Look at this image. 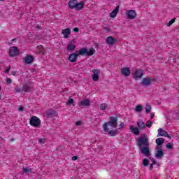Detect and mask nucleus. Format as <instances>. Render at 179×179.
Here are the masks:
<instances>
[{"instance_id": "f257e3e1", "label": "nucleus", "mask_w": 179, "mask_h": 179, "mask_svg": "<svg viewBox=\"0 0 179 179\" xmlns=\"http://www.w3.org/2000/svg\"><path fill=\"white\" fill-rule=\"evenodd\" d=\"M137 145L143 156H145V157H150V156H152V154L150 153V148H149V139L148 137H138L137 139Z\"/></svg>"}, {"instance_id": "f03ea898", "label": "nucleus", "mask_w": 179, "mask_h": 179, "mask_svg": "<svg viewBox=\"0 0 179 179\" xmlns=\"http://www.w3.org/2000/svg\"><path fill=\"white\" fill-rule=\"evenodd\" d=\"M109 122H105L104 124L103 125V131H105V132H107L108 135H110V136H115L117 134H118V130H117V129L114 130H110V129H108V127L109 125V127H111L112 128H117V125H118V117L110 116L109 117Z\"/></svg>"}, {"instance_id": "7ed1b4c3", "label": "nucleus", "mask_w": 179, "mask_h": 179, "mask_svg": "<svg viewBox=\"0 0 179 179\" xmlns=\"http://www.w3.org/2000/svg\"><path fill=\"white\" fill-rule=\"evenodd\" d=\"M29 124L31 125V127H34L35 128H38V127H40L41 124V120H39L38 117L36 116H33L31 117L29 120Z\"/></svg>"}, {"instance_id": "20e7f679", "label": "nucleus", "mask_w": 179, "mask_h": 179, "mask_svg": "<svg viewBox=\"0 0 179 179\" xmlns=\"http://www.w3.org/2000/svg\"><path fill=\"white\" fill-rule=\"evenodd\" d=\"M155 157L157 159H162L163 156H164V150L162 146H156L155 147Z\"/></svg>"}, {"instance_id": "39448f33", "label": "nucleus", "mask_w": 179, "mask_h": 179, "mask_svg": "<svg viewBox=\"0 0 179 179\" xmlns=\"http://www.w3.org/2000/svg\"><path fill=\"white\" fill-rule=\"evenodd\" d=\"M156 79L150 78H144L141 82V85L142 86H150L152 85V82H155Z\"/></svg>"}, {"instance_id": "423d86ee", "label": "nucleus", "mask_w": 179, "mask_h": 179, "mask_svg": "<svg viewBox=\"0 0 179 179\" xmlns=\"http://www.w3.org/2000/svg\"><path fill=\"white\" fill-rule=\"evenodd\" d=\"M8 54L10 57H16L20 54V52L19 51V48L16 46H13L9 50Z\"/></svg>"}, {"instance_id": "0eeeda50", "label": "nucleus", "mask_w": 179, "mask_h": 179, "mask_svg": "<svg viewBox=\"0 0 179 179\" xmlns=\"http://www.w3.org/2000/svg\"><path fill=\"white\" fill-rule=\"evenodd\" d=\"M143 75H145V71L143 69L136 70L134 74V78L136 80H138V79H141Z\"/></svg>"}, {"instance_id": "6e6552de", "label": "nucleus", "mask_w": 179, "mask_h": 179, "mask_svg": "<svg viewBox=\"0 0 179 179\" xmlns=\"http://www.w3.org/2000/svg\"><path fill=\"white\" fill-rule=\"evenodd\" d=\"M46 117L47 118H54V117H57L58 114L57 113V111L52 110V109H49L45 112Z\"/></svg>"}, {"instance_id": "1a4fd4ad", "label": "nucleus", "mask_w": 179, "mask_h": 179, "mask_svg": "<svg viewBox=\"0 0 179 179\" xmlns=\"http://www.w3.org/2000/svg\"><path fill=\"white\" fill-rule=\"evenodd\" d=\"M93 75H92V80H94V82H97L99 80V76L100 75V70L99 69H93L92 70Z\"/></svg>"}, {"instance_id": "9d476101", "label": "nucleus", "mask_w": 179, "mask_h": 179, "mask_svg": "<svg viewBox=\"0 0 179 179\" xmlns=\"http://www.w3.org/2000/svg\"><path fill=\"white\" fill-rule=\"evenodd\" d=\"M127 15L128 19H130V20L135 19V17H136V12H135V10H127Z\"/></svg>"}, {"instance_id": "9b49d317", "label": "nucleus", "mask_w": 179, "mask_h": 179, "mask_svg": "<svg viewBox=\"0 0 179 179\" xmlns=\"http://www.w3.org/2000/svg\"><path fill=\"white\" fill-rule=\"evenodd\" d=\"M33 61H34V57L31 55H28L26 57L24 58V64H33Z\"/></svg>"}, {"instance_id": "f8f14e48", "label": "nucleus", "mask_w": 179, "mask_h": 179, "mask_svg": "<svg viewBox=\"0 0 179 179\" xmlns=\"http://www.w3.org/2000/svg\"><path fill=\"white\" fill-rule=\"evenodd\" d=\"M121 74L123 76L128 77L131 75V70H129V68L124 67L121 69Z\"/></svg>"}, {"instance_id": "ddd939ff", "label": "nucleus", "mask_w": 179, "mask_h": 179, "mask_svg": "<svg viewBox=\"0 0 179 179\" xmlns=\"http://www.w3.org/2000/svg\"><path fill=\"white\" fill-rule=\"evenodd\" d=\"M78 56L79 54L78 53H71L69 56V60L70 61V62H76Z\"/></svg>"}, {"instance_id": "4468645a", "label": "nucleus", "mask_w": 179, "mask_h": 179, "mask_svg": "<svg viewBox=\"0 0 179 179\" xmlns=\"http://www.w3.org/2000/svg\"><path fill=\"white\" fill-rule=\"evenodd\" d=\"M62 34H63L64 38H68L69 34H71V28H66L62 31Z\"/></svg>"}, {"instance_id": "2eb2a0df", "label": "nucleus", "mask_w": 179, "mask_h": 179, "mask_svg": "<svg viewBox=\"0 0 179 179\" xmlns=\"http://www.w3.org/2000/svg\"><path fill=\"white\" fill-rule=\"evenodd\" d=\"M137 127L138 129H146V124H145V122L142 120H138L137 122Z\"/></svg>"}, {"instance_id": "dca6fc26", "label": "nucleus", "mask_w": 179, "mask_h": 179, "mask_svg": "<svg viewBox=\"0 0 179 179\" xmlns=\"http://www.w3.org/2000/svg\"><path fill=\"white\" fill-rule=\"evenodd\" d=\"M106 44H109V45H113V44H114V43L117 41V39H115V38L113 36H108V38H106Z\"/></svg>"}, {"instance_id": "f3484780", "label": "nucleus", "mask_w": 179, "mask_h": 179, "mask_svg": "<svg viewBox=\"0 0 179 179\" xmlns=\"http://www.w3.org/2000/svg\"><path fill=\"white\" fill-rule=\"evenodd\" d=\"M162 131H163V129L162 128H159L158 129L157 136H165L166 138H169V139H171V136H170V134H169V133L167 131L165 132V134H162Z\"/></svg>"}, {"instance_id": "a211bd4d", "label": "nucleus", "mask_w": 179, "mask_h": 179, "mask_svg": "<svg viewBox=\"0 0 179 179\" xmlns=\"http://www.w3.org/2000/svg\"><path fill=\"white\" fill-rule=\"evenodd\" d=\"M162 131H163V129L162 128H159L158 129L157 136H165L166 138H169V139H171V136H170V134H169V133L167 131L165 132V134H162Z\"/></svg>"}, {"instance_id": "6ab92c4d", "label": "nucleus", "mask_w": 179, "mask_h": 179, "mask_svg": "<svg viewBox=\"0 0 179 179\" xmlns=\"http://www.w3.org/2000/svg\"><path fill=\"white\" fill-rule=\"evenodd\" d=\"M90 106V100L85 99L80 102V107H89Z\"/></svg>"}, {"instance_id": "aec40b11", "label": "nucleus", "mask_w": 179, "mask_h": 179, "mask_svg": "<svg viewBox=\"0 0 179 179\" xmlns=\"http://www.w3.org/2000/svg\"><path fill=\"white\" fill-rule=\"evenodd\" d=\"M120 10V6H117L110 13V16L112 18L115 17L117 16V14L118 13V11Z\"/></svg>"}, {"instance_id": "412c9836", "label": "nucleus", "mask_w": 179, "mask_h": 179, "mask_svg": "<svg viewBox=\"0 0 179 179\" xmlns=\"http://www.w3.org/2000/svg\"><path fill=\"white\" fill-rule=\"evenodd\" d=\"M129 129L134 135H139V129L134 127L133 125L129 126Z\"/></svg>"}, {"instance_id": "4be33fe9", "label": "nucleus", "mask_w": 179, "mask_h": 179, "mask_svg": "<svg viewBox=\"0 0 179 179\" xmlns=\"http://www.w3.org/2000/svg\"><path fill=\"white\" fill-rule=\"evenodd\" d=\"M67 51H69L70 52H72V51H74V50H76V45H73L72 43H69L67 45Z\"/></svg>"}, {"instance_id": "5701e85b", "label": "nucleus", "mask_w": 179, "mask_h": 179, "mask_svg": "<svg viewBox=\"0 0 179 179\" xmlns=\"http://www.w3.org/2000/svg\"><path fill=\"white\" fill-rule=\"evenodd\" d=\"M83 2H80V3H76V6H74V9L76 10H81V9L83 8Z\"/></svg>"}, {"instance_id": "b1692460", "label": "nucleus", "mask_w": 179, "mask_h": 179, "mask_svg": "<svg viewBox=\"0 0 179 179\" xmlns=\"http://www.w3.org/2000/svg\"><path fill=\"white\" fill-rule=\"evenodd\" d=\"M77 2L78 0H70L69 2V7L70 9H74Z\"/></svg>"}, {"instance_id": "393cba45", "label": "nucleus", "mask_w": 179, "mask_h": 179, "mask_svg": "<svg viewBox=\"0 0 179 179\" xmlns=\"http://www.w3.org/2000/svg\"><path fill=\"white\" fill-rule=\"evenodd\" d=\"M79 55H87V49L86 48H82L78 51Z\"/></svg>"}, {"instance_id": "a878e982", "label": "nucleus", "mask_w": 179, "mask_h": 179, "mask_svg": "<svg viewBox=\"0 0 179 179\" xmlns=\"http://www.w3.org/2000/svg\"><path fill=\"white\" fill-rule=\"evenodd\" d=\"M155 143H157V146H162L163 143H164V138H158L155 141Z\"/></svg>"}, {"instance_id": "bb28decb", "label": "nucleus", "mask_w": 179, "mask_h": 179, "mask_svg": "<svg viewBox=\"0 0 179 179\" xmlns=\"http://www.w3.org/2000/svg\"><path fill=\"white\" fill-rule=\"evenodd\" d=\"M30 90H31V88L30 87V86H29L27 85H24L23 86L22 92L29 93L30 92Z\"/></svg>"}, {"instance_id": "cd10ccee", "label": "nucleus", "mask_w": 179, "mask_h": 179, "mask_svg": "<svg viewBox=\"0 0 179 179\" xmlns=\"http://www.w3.org/2000/svg\"><path fill=\"white\" fill-rule=\"evenodd\" d=\"M94 52H96V50H94V48H90L89 51L87 50V55L88 57H92V55H93V54H94Z\"/></svg>"}, {"instance_id": "c85d7f7f", "label": "nucleus", "mask_w": 179, "mask_h": 179, "mask_svg": "<svg viewBox=\"0 0 179 179\" xmlns=\"http://www.w3.org/2000/svg\"><path fill=\"white\" fill-rule=\"evenodd\" d=\"M143 110V106L142 105H137L135 108V111L136 113H141Z\"/></svg>"}, {"instance_id": "c756f323", "label": "nucleus", "mask_w": 179, "mask_h": 179, "mask_svg": "<svg viewBox=\"0 0 179 179\" xmlns=\"http://www.w3.org/2000/svg\"><path fill=\"white\" fill-rule=\"evenodd\" d=\"M151 110H152V106H150V104L146 103V106H145L146 114H150Z\"/></svg>"}, {"instance_id": "7c9ffc66", "label": "nucleus", "mask_w": 179, "mask_h": 179, "mask_svg": "<svg viewBox=\"0 0 179 179\" xmlns=\"http://www.w3.org/2000/svg\"><path fill=\"white\" fill-rule=\"evenodd\" d=\"M149 163H150V161L149 159H146V158H144L143 159V166H144V167H148V166H149Z\"/></svg>"}, {"instance_id": "2f4dec72", "label": "nucleus", "mask_w": 179, "mask_h": 179, "mask_svg": "<svg viewBox=\"0 0 179 179\" xmlns=\"http://www.w3.org/2000/svg\"><path fill=\"white\" fill-rule=\"evenodd\" d=\"M75 103V101L73 100V99H69L67 102H66V105L67 106H72V104H73Z\"/></svg>"}, {"instance_id": "473e14b6", "label": "nucleus", "mask_w": 179, "mask_h": 179, "mask_svg": "<svg viewBox=\"0 0 179 179\" xmlns=\"http://www.w3.org/2000/svg\"><path fill=\"white\" fill-rule=\"evenodd\" d=\"M107 104L106 103H101L99 106L100 110H104L107 109Z\"/></svg>"}, {"instance_id": "72a5a7b5", "label": "nucleus", "mask_w": 179, "mask_h": 179, "mask_svg": "<svg viewBox=\"0 0 179 179\" xmlns=\"http://www.w3.org/2000/svg\"><path fill=\"white\" fill-rule=\"evenodd\" d=\"M14 92H15V93H21V92H22V90L20 87L16 86L15 87V91Z\"/></svg>"}, {"instance_id": "f704fd0d", "label": "nucleus", "mask_w": 179, "mask_h": 179, "mask_svg": "<svg viewBox=\"0 0 179 179\" xmlns=\"http://www.w3.org/2000/svg\"><path fill=\"white\" fill-rule=\"evenodd\" d=\"M175 22H176V18L171 19V20L166 24V26L170 27V26H171V24H173V23H175Z\"/></svg>"}, {"instance_id": "c9c22d12", "label": "nucleus", "mask_w": 179, "mask_h": 179, "mask_svg": "<svg viewBox=\"0 0 179 179\" xmlns=\"http://www.w3.org/2000/svg\"><path fill=\"white\" fill-rule=\"evenodd\" d=\"M31 171V169H30L29 167H26L23 169V173H25V174H27Z\"/></svg>"}, {"instance_id": "e433bc0d", "label": "nucleus", "mask_w": 179, "mask_h": 179, "mask_svg": "<svg viewBox=\"0 0 179 179\" xmlns=\"http://www.w3.org/2000/svg\"><path fill=\"white\" fill-rule=\"evenodd\" d=\"M45 142H47V139L44 138H40L38 140V143L41 144L45 143Z\"/></svg>"}, {"instance_id": "4c0bfd02", "label": "nucleus", "mask_w": 179, "mask_h": 179, "mask_svg": "<svg viewBox=\"0 0 179 179\" xmlns=\"http://www.w3.org/2000/svg\"><path fill=\"white\" fill-rule=\"evenodd\" d=\"M166 149H173V143H169L166 145Z\"/></svg>"}, {"instance_id": "58836bf2", "label": "nucleus", "mask_w": 179, "mask_h": 179, "mask_svg": "<svg viewBox=\"0 0 179 179\" xmlns=\"http://www.w3.org/2000/svg\"><path fill=\"white\" fill-rule=\"evenodd\" d=\"M145 127H148V128H150V127H152V121L148 120L145 124Z\"/></svg>"}, {"instance_id": "ea45409f", "label": "nucleus", "mask_w": 179, "mask_h": 179, "mask_svg": "<svg viewBox=\"0 0 179 179\" xmlns=\"http://www.w3.org/2000/svg\"><path fill=\"white\" fill-rule=\"evenodd\" d=\"M76 125L77 127H80V125H82V121H77V122H76Z\"/></svg>"}, {"instance_id": "a19ab883", "label": "nucleus", "mask_w": 179, "mask_h": 179, "mask_svg": "<svg viewBox=\"0 0 179 179\" xmlns=\"http://www.w3.org/2000/svg\"><path fill=\"white\" fill-rule=\"evenodd\" d=\"M6 82H7V83H8V85H10V83H12V79L8 78V79L6 80Z\"/></svg>"}, {"instance_id": "79ce46f5", "label": "nucleus", "mask_w": 179, "mask_h": 179, "mask_svg": "<svg viewBox=\"0 0 179 179\" xmlns=\"http://www.w3.org/2000/svg\"><path fill=\"white\" fill-rule=\"evenodd\" d=\"M18 110H19V111H24V108L23 106H20V107L18 108Z\"/></svg>"}, {"instance_id": "37998d69", "label": "nucleus", "mask_w": 179, "mask_h": 179, "mask_svg": "<svg viewBox=\"0 0 179 179\" xmlns=\"http://www.w3.org/2000/svg\"><path fill=\"white\" fill-rule=\"evenodd\" d=\"M73 31L75 33H78L79 32V28H78V27L73 28Z\"/></svg>"}, {"instance_id": "c03bdc74", "label": "nucleus", "mask_w": 179, "mask_h": 179, "mask_svg": "<svg viewBox=\"0 0 179 179\" xmlns=\"http://www.w3.org/2000/svg\"><path fill=\"white\" fill-rule=\"evenodd\" d=\"M9 71H10V66H9L8 67L6 68L5 73H8V72H9Z\"/></svg>"}, {"instance_id": "a18cd8bd", "label": "nucleus", "mask_w": 179, "mask_h": 179, "mask_svg": "<svg viewBox=\"0 0 179 179\" xmlns=\"http://www.w3.org/2000/svg\"><path fill=\"white\" fill-rule=\"evenodd\" d=\"M36 29H38V30H41V26H40L39 24H36Z\"/></svg>"}, {"instance_id": "49530a36", "label": "nucleus", "mask_w": 179, "mask_h": 179, "mask_svg": "<svg viewBox=\"0 0 179 179\" xmlns=\"http://www.w3.org/2000/svg\"><path fill=\"white\" fill-rule=\"evenodd\" d=\"M152 164L155 166V164H157V162H156V160H155V159H152Z\"/></svg>"}, {"instance_id": "de8ad7c7", "label": "nucleus", "mask_w": 179, "mask_h": 179, "mask_svg": "<svg viewBox=\"0 0 179 179\" xmlns=\"http://www.w3.org/2000/svg\"><path fill=\"white\" fill-rule=\"evenodd\" d=\"M72 160H78V156H73L72 158H71Z\"/></svg>"}, {"instance_id": "09e8293b", "label": "nucleus", "mask_w": 179, "mask_h": 179, "mask_svg": "<svg viewBox=\"0 0 179 179\" xmlns=\"http://www.w3.org/2000/svg\"><path fill=\"white\" fill-rule=\"evenodd\" d=\"M11 75H13V76H15V75H16V71H11Z\"/></svg>"}, {"instance_id": "8fccbe9b", "label": "nucleus", "mask_w": 179, "mask_h": 179, "mask_svg": "<svg viewBox=\"0 0 179 179\" xmlns=\"http://www.w3.org/2000/svg\"><path fill=\"white\" fill-rule=\"evenodd\" d=\"M120 128H124V124L123 123L120 124L119 125Z\"/></svg>"}, {"instance_id": "3c124183", "label": "nucleus", "mask_w": 179, "mask_h": 179, "mask_svg": "<svg viewBox=\"0 0 179 179\" xmlns=\"http://www.w3.org/2000/svg\"><path fill=\"white\" fill-rule=\"evenodd\" d=\"M153 166L154 165L152 164H150V171L153 170Z\"/></svg>"}, {"instance_id": "603ef678", "label": "nucleus", "mask_w": 179, "mask_h": 179, "mask_svg": "<svg viewBox=\"0 0 179 179\" xmlns=\"http://www.w3.org/2000/svg\"><path fill=\"white\" fill-rule=\"evenodd\" d=\"M75 43V39H73L70 43L69 44H73Z\"/></svg>"}, {"instance_id": "864d4df0", "label": "nucleus", "mask_w": 179, "mask_h": 179, "mask_svg": "<svg viewBox=\"0 0 179 179\" xmlns=\"http://www.w3.org/2000/svg\"><path fill=\"white\" fill-rule=\"evenodd\" d=\"M151 118H153L155 117V113H150Z\"/></svg>"}, {"instance_id": "5fc2aeb1", "label": "nucleus", "mask_w": 179, "mask_h": 179, "mask_svg": "<svg viewBox=\"0 0 179 179\" xmlns=\"http://www.w3.org/2000/svg\"><path fill=\"white\" fill-rule=\"evenodd\" d=\"M105 30H106V31H110V28L106 27V28H105Z\"/></svg>"}, {"instance_id": "6e6d98bb", "label": "nucleus", "mask_w": 179, "mask_h": 179, "mask_svg": "<svg viewBox=\"0 0 179 179\" xmlns=\"http://www.w3.org/2000/svg\"><path fill=\"white\" fill-rule=\"evenodd\" d=\"M165 132H167V131H166V130H163L162 129V134H166V133Z\"/></svg>"}, {"instance_id": "4d7b16f0", "label": "nucleus", "mask_w": 179, "mask_h": 179, "mask_svg": "<svg viewBox=\"0 0 179 179\" xmlns=\"http://www.w3.org/2000/svg\"><path fill=\"white\" fill-rule=\"evenodd\" d=\"M13 141H15V139H13H13H11V141H12V142H13Z\"/></svg>"}, {"instance_id": "13d9d810", "label": "nucleus", "mask_w": 179, "mask_h": 179, "mask_svg": "<svg viewBox=\"0 0 179 179\" xmlns=\"http://www.w3.org/2000/svg\"><path fill=\"white\" fill-rule=\"evenodd\" d=\"M0 90H2V87L0 86Z\"/></svg>"}, {"instance_id": "bf43d9fd", "label": "nucleus", "mask_w": 179, "mask_h": 179, "mask_svg": "<svg viewBox=\"0 0 179 179\" xmlns=\"http://www.w3.org/2000/svg\"><path fill=\"white\" fill-rule=\"evenodd\" d=\"M15 39H13V40H11V41H15Z\"/></svg>"}, {"instance_id": "052dcab7", "label": "nucleus", "mask_w": 179, "mask_h": 179, "mask_svg": "<svg viewBox=\"0 0 179 179\" xmlns=\"http://www.w3.org/2000/svg\"><path fill=\"white\" fill-rule=\"evenodd\" d=\"M2 97V95L1 94H0V99Z\"/></svg>"}, {"instance_id": "680f3d73", "label": "nucleus", "mask_w": 179, "mask_h": 179, "mask_svg": "<svg viewBox=\"0 0 179 179\" xmlns=\"http://www.w3.org/2000/svg\"><path fill=\"white\" fill-rule=\"evenodd\" d=\"M0 1H5V0H0Z\"/></svg>"}]
</instances>
